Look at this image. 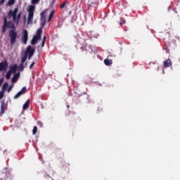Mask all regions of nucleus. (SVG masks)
Returning a JSON list of instances; mask_svg holds the SVG:
<instances>
[{"label": "nucleus", "instance_id": "f03ea898", "mask_svg": "<svg viewBox=\"0 0 180 180\" xmlns=\"http://www.w3.org/2000/svg\"><path fill=\"white\" fill-rule=\"evenodd\" d=\"M34 11H36V6L30 5L27 8L28 18L27 25H30L33 22V18L34 17Z\"/></svg>", "mask_w": 180, "mask_h": 180}, {"label": "nucleus", "instance_id": "b1692460", "mask_svg": "<svg viewBox=\"0 0 180 180\" xmlns=\"http://www.w3.org/2000/svg\"><path fill=\"white\" fill-rule=\"evenodd\" d=\"M11 75H12V72L8 70L6 75V79H9L11 78Z\"/></svg>", "mask_w": 180, "mask_h": 180}, {"label": "nucleus", "instance_id": "9d476101", "mask_svg": "<svg viewBox=\"0 0 180 180\" xmlns=\"http://www.w3.org/2000/svg\"><path fill=\"white\" fill-rule=\"evenodd\" d=\"M70 120L72 122H81V118H79V116L77 115V114L73 113L70 115Z\"/></svg>", "mask_w": 180, "mask_h": 180}, {"label": "nucleus", "instance_id": "0eeeda50", "mask_svg": "<svg viewBox=\"0 0 180 180\" xmlns=\"http://www.w3.org/2000/svg\"><path fill=\"white\" fill-rule=\"evenodd\" d=\"M7 109H8V105L5 103V100H2L1 101L0 116L5 115V112H6Z\"/></svg>", "mask_w": 180, "mask_h": 180}, {"label": "nucleus", "instance_id": "f3484780", "mask_svg": "<svg viewBox=\"0 0 180 180\" xmlns=\"http://www.w3.org/2000/svg\"><path fill=\"white\" fill-rule=\"evenodd\" d=\"M41 33H43V28H39L37 30V35H35V36H37L39 39H41Z\"/></svg>", "mask_w": 180, "mask_h": 180}, {"label": "nucleus", "instance_id": "1a4fd4ad", "mask_svg": "<svg viewBox=\"0 0 180 180\" xmlns=\"http://www.w3.org/2000/svg\"><path fill=\"white\" fill-rule=\"evenodd\" d=\"M172 66V61L171 59H167L163 62V68H168Z\"/></svg>", "mask_w": 180, "mask_h": 180}, {"label": "nucleus", "instance_id": "473e14b6", "mask_svg": "<svg viewBox=\"0 0 180 180\" xmlns=\"http://www.w3.org/2000/svg\"><path fill=\"white\" fill-rule=\"evenodd\" d=\"M13 88V84H11L8 89H7V92H11L12 91V89Z\"/></svg>", "mask_w": 180, "mask_h": 180}, {"label": "nucleus", "instance_id": "c756f323", "mask_svg": "<svg viewBox=\"0 0 180 180\" xmlns=\"http://www.w3.org/2000/svg\"><path fill=\"white\" fill-rule=\"evenodd\" d=\"M32 5H36V4H39L40 0H31Z\"/></svg>", "mask_w": 180, "mask_h": 180}, {"label": "nucleus", "instance_id": "423d86ee", "mask_svg": "<svg viewBox=\"0 0 180 180\" xmlns=\"http://www.w3.org/2000/svg\"><path fill=\"white\" fill-rule=\"evenodd\" d=\"M19 11V9L18 8V7H16L15 8H14L13 11L10 10L8 11V17L9 18H13V22H15V20H16V15H18V11Z\"/></svg>", "mask_w": 180, "mask_h": 180}, {"label": "nucleus", "instance_id": "2f4dec72", "mask_svg": "<svg viewBox=\"0 0 180 180\" xmlns=\"http://www.w3.org/2000/svg\"><path fill=\"white\" fill-rule=\"evenodd\" d=\"M41 21H42V22H41V29H43V27H44L46 26V20H42Z\"/></svg>", "mask_w": 180, "mask_h": 180}, {"label": "nucleus", "instance_id": "6ab92c4d", "mask_svg": "<svg viewBox=\"0 0 180 180\" xmlns=\"http://www.w3.org/2000/svg\"><path fill=\"white\" fill-rule=\"evenodd\" d=\"M18 70V65H14L13 66L11 67L10 71L11 72H13L14 74L16 72V70Z\"/></svg>", "mask_w": 180, "mask_h": 180}, {"label": "nucleus", "instance_id": "6e6552de", "mask_svg": "<svg viewBox=\"0 0 180 180\" xmlns=\"http://www.w3.org/2000/svg\"><path fill=\"white\" fill-rule=\"evenodd\" d=\"M23 94H26V87L24 86L22 88V89L18 91L13 97L14 99H18V98H20Z\"/></svg>", "mask_w": 180, "mask_h": 180}, {"label": "nucleus", "instance_id": "393cba45", "mask_svg": "<svg viewBox=\"0 0 180 180\" xmlns=\"http://www.w3.org/2000/svg\"><path fill=\"white\" fill-rule=\"evenodd\" d=\"M26 60H27V55H25L21 59V64H25Z\"/></svg>", "mask_w": 180, "mask_h": 180}, {"label": "nucleus", "instance_id": "f257e3e1", "mask_svg": "<svg viewBox=\"0 0 180 180\" xmlns=\"http://www.w3.org/2000/svg\"><path fill=\"white\" fill-rule=\"evenodd\" d=\"M8 37L10 44H11V46H15L18 41V32L16 30H10L8 32Z\"/></svg>", "mask_w": 180, "mask_h": 180}, {"label": "nucleus", "instance_id": "412c9836", "mask_svg": "<svg viewBox=\"0 0 180 180\" xmlns=\"http://www.w3.org/2000/svg\"><path fill=\"white\" fill-rule=\"evenodd\" d=\"M41 20H46V11L41 13Z\"/></svg>", "mask_w": 180, "mask_h": 180}, {"label": "nucleus", "instance_id": "aec40b11", "mask_svg": "<svg viewBox=\"0 0 180 180\" xmlns=\"http://www.w3.org/2000/svg\"><path fill=\"white\" fill-rule=\"evenodd\" d=\"M15 2H16V0H8L7 2V6H12V5H15Z\"/></svg>", "mask_w": 180, "mask_h": 180}, {"label": "nucleus", "instance_id": "a211bd4d", "mask_svg": "<svg viewBox=\"0 0 180 180\" xmlns=\"http://www.w3.org/2000/svg\"><path fill=\"white\" fill-rule=\"evenodd\" d=\"M20 76V73H17L15 74L13 78H12V82H16L18 81V79L19 78V77Z\"/></svg>", "mask_w": 180, "mask_h": 180}, {"label": "nucleus", "instance_id": "4c0bfd02", "mask_svg": "<svg viewBox=\"0 0 180 180\" xmlns=\"http://www.w3.org/2000/svg\"><path fill=\"white\" fill-rule=\"evenodd\" d=\"M4 82V79H0V86L2 85V83Z\"/></svg>", "mask_w": 180, "mask_h": 180}, {"label": "nucleus", "instance_id": "72a5a7b5", "mask_svg": "<svg viewBox=\"0 0 180 180\" xmlns=\"http://www.w3.org/2000/svg\"><path fill=\"white\" fill-rule=\"evenodd\" d=\"M4 91H0V99H2V98H4Z\"/></svg>", "mask_w": 180, "mask_h": 180}, {"label": "nucleus", "instance_id": "cd10ccee", "mask_svg": "<svg viewBox=\"0 0 180 180\" xmlns=\"http://www.w3.org/2000/svg\"><path fill=\"white\" fill-rule=\"evenodd\" d=\"M46 36H44L43 40H42V43H41V47H44V44H46Z\"/></svg>", "mask_w": 180, "mask_h": 180}, {"label": "nucleus", "instance_id": "39448f33", "mask_svg": "<svg viewBox=\"0 0 180 180\" xmlns=\"http://www.w3.org/2000/svg\"><path fill=\"white\" fill-rule=\"evenodd\" d=\"M21 39L24 44H27V40H29V33L27 32V30H22Z\"/></svg>", "mask_w": 180, "mask_h": 180}, {"label": "nucleus", "instance_id": "f8f14e48", "mask_svg": "<svg viewBox=\"0 0 180 180\" xmlns=\"http://www.w3.org/2000/svg\"><path fill=\"white\" fill-rule=\"evenodd\" d=\"M0 180H12V174L9 172L6 173V178H0Z\"/></svg>", "mask_w": 180, "mask_h": 180}, {"label": "nucleus", "instance_id": "58836bf2", "mask_svg": "<svg viewBox=\"0 0 180 180\" xmlns=\"http://www.w3.org/2000/svg\"><path fill=\"white\" fill-rule=\"evenodd\" d=\"M68 109H70V105H67Z\"/></svg>", "mask_w": 180, "mask_h": 180}, {"label": "nucleus", "instance_id": "c9c22d12", "mask_svg": "<svg viewBox=\"0 0 180 180\" xmlns=\"http://www.w3.org/2000/svg\"><path fill=\"white\" fill-rule=\"evenodd\" d=\"M8 19L6 18V17L4 18V24L6 25V23L8 22Z\"/></svg>", "mask_w": 180, "mask_h": 180}, {"label": "nucleus", "instance_id": "9b49d317", "mask_svg": "<svg viewBox=\"0 0 180 180\" xmlns=\"http://www.w3.org/2000/svg\"><path fill=\"white\" fill-rule=\"evenodd\" d=\"M8 70V62L0 63V71H6Z\"/></svg>", "mask_w": 180, "mask_h": 180}, {"label": "nucleus", "instance_id": "5701e85b", "mask_svg": "<svg viewBox=\"0 0 180 180\" xmlns=\"http://www.w3.org/2000/svg\"><path fill=\"white\" fill-rule=\"evenodd\" d=\"M8 86H9V84L8 82L4 83L2 86V91L4 92V91H6Z\"/></svg>", "mask_w": 180, "mask_h": 180}, {"label": "nucleus", "instance_id": "f704fd0d", "mask_svg": "<svg viewBox=\"0 0 180 180\" xmlns=\"http://www.w3.org/2000/svg\"><path fill=\"white\" fill-rule=\"evenodd\" d=\"M6 0H1L0 1V5H1V6H2V5H4V4H5V1H6Z\"/></svg>", "mask_w": 180, "mask_h": 180}, {"label": "nucleus", "instance_id": "7ed1b4c3", "mask_svg": "<svg viewBox=\"0 0 180 180\" xmlns=\"http://www.w3.org/2000/svg\"><path fill=\"white\" fill-rule=\"evenodd\" d=\"M6 29H11V30H16V27L12 21H8V22H6V24H3L1 32L6 33Z\"/></svg>", "mask_w": 180, "mask_h": 180}, {"label": "nucleus", "instance_id": "e433bc0d", "mask_svg": "<svg viewBox=\"0 0 180 180\" xmlns=\"http://www.w3.org/2000/svg\"><path fill=\"white\" fill-rule=\"evenodd\" d=\"M34 64H35V63H34V62H32V63L30 64V69L33 68V67L34 66Z\"/></svg>", "mask_w": 180, "mask_h": 180}, {"label": "nucleus", "instance_id": "4be33fe9", "mask_svg": "<svg viewBox=\"0 0 180 180\" xmlns=\"http://www.w3.org/2000/svg\"><path fill=\"white\" fill-rule=\"evenodd\" d=\"M53 16H54V10H53L49 14L47 22H50L51 19H53Z\"/></svg>", "mask_w": 180, "mask_h": 180}, {"label": "nucleus", "instance_id": "bb28decb", "mask_svg": "<svg viewBox=\"0 0 180 180\" xmlns=\"http://www.w3.org/2000/svg\"><path fill=\"white\" fill-rule=\"evenodd\" d=\"M67 5V1H65L60 6V8L61 9L65 8V6Z\"/></svg>", "mask_w": 180, "mask_h": 180}, {"label": "nucleus", "instance_id": "dca6fc26", "mask_svg": "<svg viewBox=\"0 0 180 180\" xmlns=\"http://www.w3.org/2000/svg\"><path fill=\"white\" fill-rule=\"evenodd\" d=\"M29 105H30V100H27L22 106L23 110L29 109Z\"/></svg>", "mask_w": 180, "mask_h": 180}, {"label": "nucleus", "instance_id": "20e7f679", "mask_svg": "<svg viewBox=\"0 0 180 180\" xmlns=\"http://www.w3.org/2000/svg\"><path fill=\"white\" fill-rule=\"evenodd\" d=\"M36 51V49L33 47H32V46H28L26 51H25V56H28V60H30V58H32L33 57V56H34V52Z\"/></svg>", "mask_w": 180, "mask_h": 180}, {"label": "nucleus", "instance_id": "ddd939ff", "mask_svg": "<svg viewBox=\"0 0 180 180\" xmlns=\"http://www.w3.org/2000/svg\"><path fill=\"white\" fill-rule=\"evenodd\" d=\"M104 64L105 65H107L108 67H110V65H112V64H113V60H112V59H105L104 60Z\"/></svg>", "mask_w": 180, "mask_h": 180}, {"label": "nucleus", "instance_id": "c85d7f7f", "mask_svg": "<svg viewBox=\"0 0 180 180\" xmlns=\"http://www.w3.org/2000/svg\"><path fill=\"white\" fill-rule=\"evenodd\" d=\"M37 133V127L34 126L32 129V134H36Z\"/></svg>", "mask_w": 180, "mask_h": 180}, {"label": "nucleus", "instance_id": "4468645a", "mask_svg": "<svg viewBox=\"0 0 180 180\" xmlns=\"http://www.w3.org/2000/svg\"><path fill=\"white\" fill-rule=\"evenodd\" d=\"M21 16H22L21 13H19L17 16L15 15V20H14V22L15 23V25H17V26H18V25H19V22H20Z\"/></svg>", "mask_w": 180, "mask_h": 180}, {"label": "nucleus", "instance_id": "a878e982", "mask_svg": "<svg viewBox=\"0 0 180 180\" xmlns=\"http://www.w3.org/2000/svg\"><path fill=\"white\" fill-rule=\"evenodd\" d=\"M124 23H126V20H124V18H121L120 21V26H123V25H124Z\"/></svg>", "mask_w": 180, "mask_h": 180}, {"label": "nucleus", "instance_id": "2eb2a0df", "mask_svg": "<svg viewBox=\"0 0 180 180\" xmlns=\"http://www.w3.org/2000/svg\"><path fill=\"white\" fill-rule=\"evenodd\" d=\"M41 38H39V37H37L36 35H34L32 38V39L31 40V44L34 45L36 44V43H37L38 40H40Z\"/></svg>", "mask_w": 180, "mask_h": 180}, {"label": "nucleus", "instance_id": "7c9ffc66", "mask_svg": "<svg viewBox=\"0 0 180 180\" xmlns=\"http://www.w3.org/2000/svg\"><path fill=\"white\" fill-rule=\"evenodd\" d=\"M19 70L20 71H23V70H25V66H23V63H20L19 65Z\"/></svg>", "mask_w": 180, "mask_h": 180}]
</instances>
